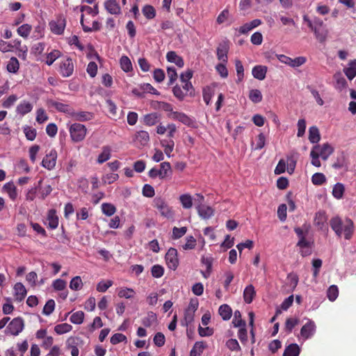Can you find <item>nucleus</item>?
Returning <instances> with one entry per match:
<instances>
[{
	"label": "nucleus",
	"instance_id": "1",
	"mask_svg": "<svg viewBox=\"0 0 356 356\" xmlns=\"http://www.w3.org/2000/svg\"><path fill=\"white\" fill-rule=\"evenodd\" d=\"M330 225L337 236L341 237L344 234L346 239L350 238L354 228L353 222L350 219L343 220L340 217L335 216L330 219Z\"/></svg>",
	"mask_w": 356,
	"mask_h": 356
},
{
	"label": "nucleus",
	"instance_id": "2",
	"mask_svg": "<svg viewBox=\"0 0 356 356\" xmlns=\"http://www.w3.org/2000/svg\"><path fill=\"white\" fill-rule=\"evenodd\" d=\"M171 174L172 169L169 162H163L160 164V169L153 168L148 172L149 177L154 179L159 177L161 179L168 177Z\"/></svg>",
	"mask_w": 356,
	"mask_h": 356
},
{
	"label": "nucleus",
	"instance_id": "3",
	"mask_svg": "<svg viewBox=\"0 0 356 356\" xmlns=\"http://www.w3.org/2000/svg\"><path fill=\"white\" fill-rule=\"evenodd\" d=\"M69 131L72 140L75 143H78L85 138L87 129L86 126L82 124L74 123L70 126Z\"/></svg>",
	"mask_w": 356,
	"mask_h": 356
},
{
	"label": "nucleus",
	"instance_id": "4",
	"mask_svg": "<svg viewBox=\"0 0 356 356\" xmlns=\"http://www.w3.org/2000/svg\"><path fill=\"white\" fill-rule=\"evenodd\" d=\"M154 207L156 208L161 215L167 218H172L174 213L171 207L168 206L165 200L161 197H156L154 199Z\"/></svg>",
	"mask_w": 356,
	"mask_h": 356
},
{
	"label": "nucleus",
	"instance_id": "5",
	"mask_svg": "<svg viewBox=\"0 0 356 356\" xmlns=\"http://www.w3.org/2000/svg\"><path fill=\"white\" fill-rule=\"evenodd\" d=\"M24 323L21 317L13 318L5 330L6 334L17 336L24 329Z\"/></svg>",
	"mask_w": 356,
	"mask_h": 356
},
{
	"label": "nucleus",
	"instance_id": "6",
	"mask_svg": "<svg viewBox=\"0 0 356 356\" xmlns=\"http://www.w3.org/2000/svg\"><path fill=\"white\" fill-rule=\"evenodd\" d=\"M168 117L172 120H178L188 127H195V120L184 113L177 111L172 112L168 115Z\"/></svg>",
	"mask_w": 356,
	"mask_h": 356
},
{
	"label": "nucleus",
	"instance_id": "7",
	"mask_svg": "<svg viewBox=\"0 0 356 356\" xmlns=\"http://www.w3.org/2000/svg\"><path fill=\"white\" fill-rule=\"evenodd\" d=\"M278 60L284 64H286L292 67H297L301 66L306 62V58L303 56L296 57L291 58L283 54L277 55Z\"/></svg>",
	"mask_w": 356,
	"mask_h": 356
},
{
	"label": "nucleus",
	"instance_id": "8",
	"mask_svg": "<svg viewBox=\"0 0 356 356\" xmlns=\"http://www.w3.org/2000/svg\"><path fill=\"white\" fill-rule=\"evenodd\" d=\"M323 26V22L319 17H314V23L312 28V31L314 32L316 38L320 42H324L327 38V32L326 31L321 30V28Z\"/></svg>",
	"mask_w": 356,
	"mask_h": 356
},
{
	"label": "nucleus",
	"instance_id": "9",
	"mask_svg": "<svg viewBox=\"0 0 356 356\" xmlns=\"http://www.w3.org/2000/svg\"><path fill=\"white\" fill-rule=\"evenodd\" d=\"M165 258L168 267L171 270H176L179 266L177 250L175 248H170L168 250Z\"/></svg>",
	"mask_w": 356,
	"mask_h": 356
},
{
	"label": "nucleus",
	"instance_id": "10",
	"mask_svg": "<svg viewBox=\"0 0 356 356\" xmlns=\"http://www.w3.org/2000/svg\"><path fill=\"white\" fill-rule=\"evenodd\" d=\"M66 20L63 16H58L56 20L49 22L51 32L56 35H61L65 30Z\"/></svg>",
	"mask_w": 356,
	"mask_h": 356
},
{
	"label": "nucleus",
	"instance_id": "11",
	"mask_svg": "<svg viewBox=\"0 0 356 356\" xmlns=\"http://www.w3.org/2000/svg\"><path fill=\"white\" fill-rule=\"evenodd\" d=\"M312 150H315L316 153L319 155L323 160H327L328 157L333 153L334 148L328 143H324L322 145H315Z\"/></svg>",
	"mask_w": 356,
	"mask_h": 356
},
{
	"label": "nucleus",
	"instance_id": "12",
	"mask_svg": "<svg viewBox=\"0 0 356 356\" xmlns=\"http://www.w3.org/2000/svg\"><path fill=\"white\" fill-rule=\"evenodd\" d=\"M57 159V152L55 149H51L42 161V165L47 170L54 168Z\"/></svg>",
	"mask_w": 356,
	"mask_h": 356
},
{
	"label": "nucleus",
	"instance_id": "13",
	"mask_svg": "<svg viewBox=\"0 0 356 356\" xmlns=\"http://www.w3.org/2000/svg\"><path fill=\"white\" fill-rule=\"evenodd\" d=\"M74 71V64L70 58L62 60L60 65V73L63 77L71 76Z\"/></svg>",
	"mask_w": 356,
	"mask_h": 356
},
{
	"label": "nucleus",
	"instance_id": "14",
	"mask_svg": "<svg viewBox=\"0 0 356 356\" xmlns=\"http://www.w3.org/2000/svg\"><path fill=\"white\" fill-rule=\"evenodd\" d=\"M316 332V325L314 321L309 320L300 330V335L304 339L311 338Z\"/></svg>",
	"mask_w": 356,
	"mask_h": 356
},
{
	"label": "nucleus",
	"instance_id": "15",
	"mask_svg": "<svg viewBox=\"0 0 356 356\" xmlns=\"http://www.w3.org/2000/svg\"><path fill=\"white\" fill-rule=\"evenodd\" d=\"M228 42L224 41L221 42L217 48V57L218 59L221 60L222 63L227 62V53L229 51Z\"/></svg>",
	"mask_w": 356,
	"mask_h": 356
},
{
	"label": "nucleus",
	"instance_id": "16",
	"mask_svg": "<svg viewBox=\"0 0 356 356\" xmlns=\"http://www.w3.org/2000/svg\"><path fill=\"white\" fill-rule=\"evenodd\" d=\"M45 225L51 229H55L58 225V217L56 215V211L54 209H51L48 211L47 222Z\"/></svg>",
	"mask_w": 356,
	"mask_h": 356
},
{
	"label": "nucleus",
	"instance_id": "17",
	"mask_svg": "<svg viewBox=\"0 0 356 356\" xmlns=\"http://www.w3.org/2000/svg\"><path fill=\"white\" fill-rule=\"evenodd\" d=\"M196 209L199 216L203 219H209L214 214V210L210 206L197 205Z\"/></svg>",
	"mask_w": 356,
	"mask_h": 356
},
{
	"label": "nucleus",
	"instance_id": "18",
	"mask_svg": "<svg viewBox=\"0 0 356 356\" xmlns=\"http://www.w3.org/2000/svg\"><path fill=\"white\" fill-rule=\"evenodd\" d=\"M75 120L86 122L91 120L94 118V114L88 111H78L76 112L72 109L70 115Z\"/></svg>",
	"mask_w": 356,
	"mask_h": 356
},
{
	"label": "nucleus",
	"instance_id": "19",
	"mask_svg": "<svg viewBox=\"0 0 356 356\" xmlns=\"http://www.w3.org/2000/svg\"><path fill=\"white\" fill-rule=\"evenodd\" d=\"M14 291L15 299L17 302L22 301L26 296L27 291L24 286V284L21 282H17L14 286Z\"/></svg>",
	"mask_w": 356,
	"mask_h": 356
},
{
	"label": "nucleus",
	"instance_id": "20",
	"mask_svg": "<svg viewBox=\"0 0 356 356\" xmlns=\"http://www.w3.org/2000/svg\"><path fill=\"white\" fill-rule=\"evenodd\" d=\"M48 104L57 109L58 111L63 112L69 114L70 115L72 113V108L67 104H63L60 102L54 101V100H49Z\"/></svg>",
	"mask_w": 356,
	"mask_h": 356
},
{
	"label": "nucleus",
	"instance_id": "21",
	"mask_svg": "<svg viewBox=\"0 0 356 356\" xmlns=\"http://www.w3.org/2000/svg\"><path fill=\"white\" fill-rule=\"evenodd\" d=\"M106 10L112 15H119L121 9L115 0H108L104 3Z\"/></svg>",
	"mask_w": 356,
	"mask_h": 356
},
{
	"label": "nucleus",
	"instance_id": "22",
	"mask_svg": "<svg viewBox=\"0 0 356 356\" xmlns=\"http://www.w3.org/2000/svg\"><path fill=\"white\" fill-rule=\"evenodd\" d=\"M2 191L7 193L9 197L12 200H15L17 197V188L13 182L10 181L5 184L2 188Z\"/></svg>",
	"mask_w": 356,
	"mask_h": 356
},
{
	"label": "nucleus",
	"instance_id": "23",
	"mask_svg": "<svg viewBox=\"0 0 356 356\" xmlns=\"http://www.w3.org/2000/svg\"><path fill=\"white\" fill-rule=\"evenodd\" d=\"M266 72L267 67L263 65H256L252 70V76L260 81H262L266 78Z\"/></svg>",
	"mask_w": 356,
	"mask_h": 356
},
{
	"label": "nucleus",
	"instance_id": "24",
	"mask_svg": "<svg viewBox=\"0 0 356 356\" xmlns=\"http://www.w3.org/2000/svg\"><path fill=\"white\" fill-rule=\"evenodd\" d=\"M166 59L168 62L175 63L179 67H182L184 65L183 58L173 51H170L167 53Z\"/></svg>",
	"mask_w": 356,
	"mask_h": 356
},
{
	"label": "nucleus",
	"instance_id": "25",
	"mask_svg": "<svg viewBox=\"0 0 356 356\" xmlns=\"http://www.w3.org/2000/svg\"><path fill=\"white\" fill-rule=\"evenodd\" d=\"M343 72L349 80L353 79L356 76V60H350Z\"/></svg>",
	"mask_w": 356,
	"mask_h": 356
},
{
	"label": "nucleus",
	"instance_id": "26",
	"mask_svg": "<svg viewBox=\"0 0 356 356\" xmlns=\"http://www.w3.org/2000/svg\"><path fill=\"white\" fill-rule=\"evenodd\" d=\"M256 295V291L254 290V287L252 284L248 285L243 291V299L244 301L250 304L252 302L254 297Z\"/></svg>",
	"mask_w": 356,
	"mask_h": 356
},
{
	"label": "nucleus",
	"instance_id": "27",
	"mask_svg": "<svg viewBox=\"0 0 356 356\" xmlns=\"http://www.w3.org/2000/svg\"><path fill=\"white\" fill-rule=\"evenodd\" d=\"M300 353L299 346L297 343H291L285 348L283 356H299Z\"/></svg>",
	"mask_w": 356,
	"mask_h": 356
},
{
	"label": "nucleus",
	"instance_id": "28",
	"mask_svg": "<svg viewBox=\"0 0 356 356\" xmlns=\"http://www.w3.org/2000/svg\"><path fill=\"white\" fill-rule=\"evenodd\" d=\"M160 120V115L156 112L147 114L144 116V123L147 126H153Z\"/></svg>",
	"mask_w": 356,
	"mask_h": 356
},
{
	"label": "nucleus",
	"instance_id": "29",
	"mask_svg": "<svg viewBox=\"0 0 356 356\" xmlns=\"http://www.w3.org/2000/svg\"><path fill=\"white\" fill-rule=\"evenodd\" d=\"M135 139L140 145L145 146L149 140V136L147 131L142 130L136 133Z\"/></svg>",
	"mask_w": 356,
	"mask_h": 356
},
{
	"label": "nucleus",
	"instance_id": "30",
	"mask_svg": "<svg viewBox=\"0 0 356 356\" xmlns=\"http://www.w3.org/2000/svg\"><path fill=\"white\" fill-rule=\"evenodd\" d=\"M33 108V106L29 102L24 101L21 102L16 108L17 113L24 115L28 113L31 112Z\"/></svg>",
	"mask_w": 356,
	"mask_h": 356
},
{
	"label": "nucleus",
	"instance_id": "31",
	"mask_svg": "<svg viewBox=\"0 0 356 356\" xmlns=\"http://www.w3.org/2000/svg\"><path fill=\"white\" fill-rule=\"evenodd\" d=\"M83 17H84V15L81 14L80 22H81V24L82 26V29H83V31L85 33H90V32H92V31H99L100 30V29H101V24L99 22L94 21L92 22V27H89V26H87L84 25V24H83Z\"/></svg>",
	"mask_w": 356,
	"mask_h": 356
},
{
	"label": "nucleus",
	"instance_id": "32",
	"mask_svg": "<svg viewBox=\"0 0 356 356\" xmlns=\"http://www.w3.org/2000/svg\"><path fill=\"white\" fill-rule=\"evenodd\" d=\"M218 312L224 321H227L232 316V310L228 305L224 304L220 306Z\"/></svg>",
	"mask_w": 356,
	"mask_h": 356
},
{
	"label": "nucleus",
	"instance_id": "33",
	"mask_svg": "<svg viewBox=\"0 0 356 356\" xmlns=\"http://www.w3.org/2000/svg\"><path fill=\"white\" fill-rule=\"evenodd\" d=\"M161 145L164 149L165 154L170 157V154L174 149L175 142L172 139H163L161 140Z\"/></svg>",
	"mask_w": 356,
	"mask_h": 356
},
{
	"label": "nucleus",
	"instance_id": "34",
	"mask_svg": "<svg viewBox=\"0 0 356 356\" xmlns=\"http://www.w3.org/2000/svg\"><path fill=\"white\" fill-rule=\"evenodd\" d=\"M205 348L206 345L203 341L195 342L190 352V356H200Z\"/></svg>",
	"mask_w": 356,
	"mask_h": 356
},
{
	"label": "nucleus",
	"instance_id": "35",
	"mask_svg": "<svg viewBox=\"0 0 356 356\" xmlns=\"http://www.w3.org/2000/svg\"><path fill=\"white\" fill-rule=\"evenodd\" d=\"M157 321L156 314L153 312H149L145 317L142 319V323L145 327H150Z\"/></svg>",
	"mask_w": 356,
	"mask_h": 356
},
{
	"label": "nucleus",
	"instance_id": "36",
	"mask_svg": "<svg viewBox=\"0 0 356 356\" xmlns=\"http://www.w3.org/2000/svg\"><path fill=\"white\" fill-rule=\"evenodd\" d=\"M32 30V26L29 24H24L21 26H19L17 29V32L19 35L22 37L23 38H28L29 35H30Z\"/></svg>",
	"mask_w": 356,
	"mask_h": 356
},
{
	"label": "nucleus",
	"instance_id": "37",
	"mask_svg": "<svg viewBox=\"0 0 356 356\" xmlns=\"http://www.w3.org/2000/svg\"><path fill=\"white\" fill-rule=\"evenodd\" d=\"M321 139L318 129L315 127H311L309 129V140L312 143H317Z\"/></svg>",
	"mask_w": 356,
	"mask_h": 356
},
{
	"label": "nucleus",
	"instance_id": "38",
	"mask_svg": "<svg viewBox=\"0 0 356 356\" xmlns=\"http://www.w3.org/2000/svg\"><path fill=\"white\" fill-rule=\"evenodd\" d=\"M326 221V216L324 211H318L314 218V223L320 229H323Z\"/></svg>",
	"mask_w": 356,
	"mask_h": 356
},
{
	"label": "nucleus",
	"instance_id": "39",
	"mask_svg": "<svg viewBox=\"0 0 356 356\" xmlns=\"http://www.w3.org/2000/svg\"><path fill=\"white\" fill-rule=\"evenodd\" d=\"M111 148L108 146H104L102 148V153L98 156L97 163H103L111 158Z\"/></svg>",
	"mask_w": 356,
	"mask_h": 356
},
{
	"label": "nucleus",
	"instance_id": "40",
	"mask_svg": "<svg viewBox=\"0 0 356 356\" xmlns=\"http://www.w3.org/2000/svg\"><path fill=\"white\" fill-rule=\"evenodd\" d=\"M120 63L122 70L125 72H131L133 70L131 60L127 56H122L120 58Z\"/></svg>",
	"mask_w": 356,
	"mask_h": 356
},
{
	"label": "nucleus",
	"instance_id": "41",
	"mask_svg": "<svg viewBox=\"0 0 356 356\" xmlns=\"http://www.w3.org/2000/svg\"><path fill=\"white\" fill-rule=\"evenodd\" d=\"M344 191V185L341 183H337L333 187L332 195L335 198L339 200L342 198Z\"/></svg>",
	"mask_w": 356,
	"mask_h": 356
},
{
	"label": "nucleus",
	"instance_id": "42",
	"mask_svg": "<svg viewBox=\"0 0 356 356\" xmlns=\"http://www.w3.org/2000/svg\"><path fill=\"white\" fill-rule=\"evenodd\" d=\"M179 200L184 209H191L193 206V199L189 194H183L180 195Z\"/></svg>",
	"mask_w": 356,
	"mask_h": 356
},
{
	"label": "nucleus",
	"instance_id": "43",
	"mask_svg": "<svg viewBox=\"0 0 356 356\" xmlns=\"http://www.w3.org/2000/svg\"><path fill=\"white\" fill-rule=\"evenodd\" d=\"M83 282L80 276L73 277L70 282V288L73 291H79L83 287Z\"/></svg>",
	"mask_w": 356,
	"mask_h": 356
},
{
	"label": "nucleus",
	"instance_id": "44",
	"mask_svg": "<svg viewBox=\"0 0 356 356\" xmlns=\"http://www.w3.org/2000/svg\"><path fill=\"white\" fill-rule=\"evenodd\" d=\"M142 13L147 19H152L156 16V10L151 5H145L143 6Z\"/></svg>",
	"mask_w": 356,
	"mask_h": 356
},
{
	"label": "nucleus",
	"instance_id": "45",
	"mask_svg": "<svg viewBox=\"0 0 356 356\" xmlns=\"http://www.w3.org/2000/svg\"><path fill=\"white\" fill-rule=\"evenodd\" d=\"M102 211L106 216H111L115 213L116 208L111 203H103L102 204Z\"/></svg>",
	"mask_w": 356,
	"mask_h": 356
},
{
	"label": "nucleus",
	"instance_id": "46",
	"mask_svg": "<svg viewBox=\"0 0 356 356\" xmlns=\"http://www.w3.org/2000/svg\"><path fill=\"white\" fill-rule=\"evenodd\" d=\"M72 329V326L68 323H61L54 327V331L58 334H63L69 332Z\"/></svg>",
	"mask_w": 356,
	"mask_h": 356
},
{
	"label": "nucleus",
	"instance_id": "47",
	"mask_svg": "<svg viewBox=\"0 0 356 356\" xmlns=\"http://www.w3.org/2000/svg\"><path fill=\"white\" fill-rule=\"evenodd\" d=\"M195 313L192 310H188L187 309L184 312V320L181 321L183 326H188L194 320Z\"/></svg>",
	"mask_w": 356,
	"mask_h": 356
},
{
	"label": "nucleus",
	"instance_id": "48",
	"mask_svg": "<svg viewBox=\"0 0 356 356\" xmlns=\"http://www.w3.org/2000/svg\"><path fill=\"white\" fill-rule=\"evenodd\" d=\"M249 98L253 103H259L262 100V94L260 90L253 89L250 91Z\"/></svg>",
	"mask_w": 356,
	"mask_h": 356
},
{
	"label": "nucleus",
	"instance_id": "49",
	"mask_svg": "<svg viewBox=\"0 0 356 356\" xmlns=\"http://www.w3.org/2000/svg\"><path fill=\"white\" fill-rule=\"evenodd\" d=\"M312 181L314 185L321 186L325 183L326 177L321 172H316L312 177Z\"/></svg>",
	"mask_w": 356,
	"mask_h": 356
},
{
	"label": "nucleus",
	"instance_id": "50",
	"mask_svg": "<svg viewBox=\"0 0 356 356\" xmlns=\"http://www.w3.org/2000/svg\"><path fill=\"white\" fill-rule=\"evenodd\" d=\"M19 66L18 60L15 57H12L7 65V70L9 72L16 73L19 70Z\"/></svg>",
	"mask_w": 356,
	"mask_h": 356
},
{
	"label": "nucleus",
	"instance_id": "51",
	"mask_svg": "<svg viewBox=\"0 0 356 356\" xmlns=\"http://www.w3.org/2000/svg\"><path fill=\"white\" fill-rule=\"evenodd\" d=\"M55 305V301L53 299L47 300L44 306L42 314L46 316L50 315L54 311Z\"/></svg>",
	"mask_w": 356,
	"mask_h": 356
},
{
	"label": "nucleus",
	"instance_id": "52",
	"mask_svg": "<svg viewBox=\"0 0 356 356\" xmlns=\"http://www.w3.org/2000/svg\"><path fill=\"white\" fill-rule=\"evenodd\" d=\"M84 319V313L82 311H78L70 316V321L74 324H81Z\"/></svg>",
	"mask_w": 356,
	"mask_h": 356
},
{
	"label": "nucleus",
	"instance_id": "53",
	"mask_svg": "<svg viewBox=\"0 0 356 356\" xmlns=\"http://www.w3.org/2000/svg\"><path fill=\"white\" fill-rule=\"evenodd\" d=\"M339 296L338 287L336 285L330 286L327 291V296L330 301H334Z\"/></svg>",
	"mask_w": 356,
	"mask_h": 356
},
{
	"label": "nucleus",
	"instance_id": "54",
	"mask_svg": "<svg viewBox=\"0 0 356 356\" xmlns=\"http://www.w3.org/2000/svg\"><path fill=\"white\" fill-rule=\"evenodd\" d=\"M234 327H245V322L241 318V314L238 310L234 312L232 321Z\"/></svg>",
	"mask_w": 356,
	"mask_h": 356
},
{
	"label": "nucleus",
	"instance_id": "55",
	"mask_svg": "<svg viewBox=\"0 0 356 356\" xmlns=\"http://www.w3.org/2000/svg\"><path fill=\"white\" fill-rule=\"evenodd\" d=\"M61 53L58 50H53L50 53H49L47 56L46 63L48 65H51L60 56Z\"/></svg>",
	"mask_w": 356,
	"mask_h": 356
},
{
	"label": "nucleus",
	"instance_id": "56",
	"mask_svg": "<svg viewBox=\"0 0 356 356\" xmlns=\"http://www.w3.org/2000/svg\"><path fill=\"white\" fill-rule=\"evenodd\" d=\"M235 67L237 74V82H240L243 79L244 76V68L242 63L239 60H236Z\"/></svg>",
	"mask_w": 356,
	"mask_h": 356
},
{
	"label": "nucleus",
	"instance_id": "57",
	"mask_svg": "<svg viewBox=\"0 0 356 356\" xmlns=\"http://www.w3.org/2000/svg\"><path fill=\"white\" fill-rule=\"evenodd\" d=\"M152 275L155 278H160L163 275L164 268L159 264L154 265L151 269Z\"/></svg>",
	"mask_w": 356,
	"mask_h": 356
},
{
	"label": "nucleus",
	"instance_id": "58",
	"mask_svg": "<svg viewBox=\"0 0 356 356\" xmlns=\"http://www.w3.org/2000/svg\"><path fill=\"white\" fill-rule=\"evenodd\" d=\"M187 232L186 227H182L180 228H178L177 227H175L172 229V238L173 239H178L182 237Z\"/></svg>",
	"mask_w": 356,
	"mask_h": 356
},
{
	"label": "nucleus",
	"instance_id": "59",
	"mask_svg": "<svg viewBox=\"0 0 356 356\" xmlns=\"http://www.w3.org/2000/svg\"><path fill=\"white\" fill-rule=\"evenodd\" d=\"M266 144V136L263 133H260L256 139V146L252 147L255 150L261 149Z\"/></svg>",
	"mask_w": 356,
	"mask_h": 356
},
{
	"label": "nucleus",
	"instance_id": "60",
	"mask_svg": "<svg viewBox=\"0 0 356 356\" xmlns=\"http://www.w3.org/2000/svg\"><path fill=\"white\" fill-rule=\"evenodd\" d=\"M113 285L111 280H107L106 282L102 280L97 285V290L99 292H106L107 289Z\"/></svg>",
	"mask_w": 356,
	"mask_h": 356
},
{
	"label": "nucleus",
	"instance_id": "61",
	"mask_svg": "<svg viewBox=\"0 0 356 356\" xmlns=\"http://www.w3.org/2000/svg\"><path fill=\"white\" fill-rule=\"evenodd\" d=\"M227 347L232 351H240L241 346L238 341L235 339H230L226 342Z\"/></svg>",
	"mask_w": 356,
	"mask_h": 356
},
{
	"label": "nucleus",
	"instance_id": "62",
	"mask_svg": "<svg viewBox=\"0 0 356 356\" xmlns=\"http://www.w3.org/2000/svg\"><path fill=\"white\" fill-rule=\"evenodd\" d=\"M334 79L336 80L335 88L338 90H343L347 86V82L343 77H341L340 75H334Z\"/></svg>",
	"mask_w": 356,
	"mask_h": 356
},
{
	"label": "nucleus",
	"instance_id": "63",
	"mask_svg": "<svg viewBox=\"0 0 356 356\" xmlns=\"http://www.w3.org/2000/svg\"><path fill=\"white\" fill-rule=\"evenodd\" d=\"M186 243L182 246L184 250L194 249L196 245V239L193 236H188L186 238Z\"/></svg>",
	"mask_w": 356,
	"mask_h": 356
},
{
	"label": "nucleus",
	"instance_id": "64",
	"mask_svg": "<svg viewBox=\"0 0 356 356\" xmlns=\"http://www.w3.org/2000/svg\"><path fill=\"white\" fill-rule=\"evenodd\" d=\"M168 76L169 77L168 85H172L177 79V74L174 67L167 68Z\"/></svg>",
	"mask_w": 356,
	"mask_h": 356
}]
</instances>
